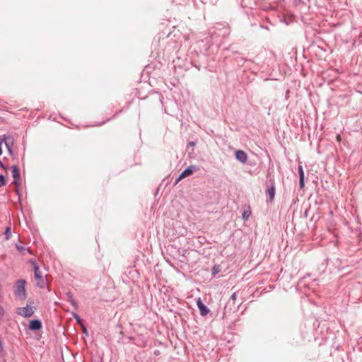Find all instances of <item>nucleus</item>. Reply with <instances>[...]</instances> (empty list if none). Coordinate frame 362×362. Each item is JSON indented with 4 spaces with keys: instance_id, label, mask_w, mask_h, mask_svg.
<instances>
[{
    "instance_id": "obj_1",
    "label": "nucleus",
    "mask_w": 362,
    "mask_h": 362,
    "mask_svg": "<svg viewBox=\"0 0 362 362\" xmlns=\"http://www.w3.org/2000/svg\"><path fill=\"white\" fill-rule=\"evenodd\" d=\"M26 281L24 279H18L14 285V294L20 300H25L27 297L25 291Z\"/></svg>"
},
{
    "instance_id": "obj_2",
    "label": "nucleus",
    "mask_w": 362,
    "mask_h": 362,
    "mask_svg": "<svg viewBox=\"0 0 362 362\" xmlns=\"http://www.w3.org/2000/svg\"><path fill=\"white\" fill-rule=\"evenodd\" d=\"M230 34V29L228 27L219 25L216 27L213 31L211 32V39L218 42L217 38L221 37L223 38L227 37Z\"/></svg>"
},
{
    "instance_id": "obj_3",
    "label": "nucleus",
    "mask_w": 362,
    "mask_h": 362,
    "mask_svg": "<svg viewBox=\"0 0 362 362\" xmlns=\"http://www.w3.org/2000/svg\"><path fill=\"white\" fill-rule=\"evenodd\" d=\"M32 264L33 265L35 278L37 280V286L40 288H44L45 286V282L43 279L41 272L40 271V268L35 261H32Z\"/></svg>"
},
{
    "instance_id": "obj_4",
    "label": "nucleus",
    "mask_w": 362,
    "mask_h": 362,
    "mask_svg": "<svg viewBox=\"0 0 362 362\" xmlns=\"http://www.w3.org/2000/svg\"><path fill=\"white\" fill-rule=\"evenodd\" d=\"M269 186L267 187L266 190V194L269 197L268 202L272 203L274 199L276 194V187L274 180L273 179H269Z\"/></svg>"
},
{
    "instance_id": "obj_5",
    "label": "nucleus",
    "mask_w": 362,
    "mask_h": 362,
    "mask_svg": "<svg viewBox=\"0 0 362 362\" xmlns=\"http://www.w3.org/2000/svg\"><path fill=\"white\" fill-rule=\"evenodd\" d=\"M33 309L29 305H27L26 307L23 308H19L17 310L18 315L26 318L31 317L33 315Z\"/></svg>"
},
{
    "instance_id": "obj_6",
    "label": "nucleus",
    "mask_w": 362,
    "mask_h": 362,
    "mask_svg": "<svg viewBox=\"0 0 362 362\" xmlns=\"http://www.w3.org/2000/svg\"><path fill=\"white\" fill-rule=\"evenodd\" d=\"M11 173H12V176L13 177V184L18 186L20 185L19 180H20V177H21L19 168L16 165H13L11 167Z\"/></svg>"
},
{
    "instance_id": "obj_7",
    "label": "nucleus",
    "mask_w": 362,
    "mask_h": 362,
    "mask_svg": "<svg viewBox=\"0 0 362 362\" xmlns=\"http://www.w3.org/2000/svg\"><path fill=\"white\" fill-rule=\"evenodd\" d=\"M197 305L199 310L200 315L202 316H206L209 312L210 310L207 308V306L202 301L201 298H199L197 300Z\"/></svg>"
},
{
    "instance_id": "obj_8",
    "label": "nucleus",
    "mask_w": 362,
    "mask_h": 362,
    "mask_svg": "<svg viewBox=\"0 0 362 362\" xmlns=\"http://www.w3.org/2000/svg\"><path fill=\"white\" fill-rule=\"evenodd\" d=\"M235 159L241 163H245L247 160V153L243 150H237L235 153Z\"/></svg>"
},
{
    "instance_id": "obj_9",
    "label": "nucleus",
    "mask_w": 362,
    "mask_h": 362,
    "mask_svg": "<svg viewBox=\"0 0 362 362\" xmlns=\"http://www.w3.org/2000/svg\"><path fill=\"white\" fill-rule=\"evenodd\" d=\"M195 170L196 167L194 165H191L188 166L180 174V179H184L191 175L194 172Z\"/></svg>"
},
{
    "instance_id": "obj_10",
    "label": "nucleus",
    "mask_w": 362,
    "mask_h": 362,
    "mask_svg": "<svg viewBox=\"0 0 362 362\" xmlns=\"http://www.w3.org/2000/svg\"><path fill=\"white\" fill-rule=\"evenodd\" d=\"M42 328V322L39 320H33L30 322L29 329L32 331L40 330Z\"/></svg>"
},
{
    "instance_id": "obj_11",
    "label": "nucleus",
    "mask_w": 362,
    "mask_h": 362,
    "mask_svg": "<svg viewBox=\"0 0 362 362\" xmlns=\"http://www.w3.org/2000/svg\"><path fill=\"white\" fill-rule=\"evenodd\" d=\"M2 143L4 142L6 147H13L14 139L11 135H4L1 138Z\"/></svg>"
},
{
    "instance_id": "obj_12",
    "label": "nucleus",
    "mask_w": 362,
    "mask_h": 362,
    "mask_svg": "<svg viewBox=\"0 0 362 362\" xmlns=\"http://www.w3.org/2000/svg\"><path fill=\"white\" fill-rule=\"evenodd\" d=\"M66 295V298H67V301L69 302L76 310L78 309V303L74 298V296H73V294L71 293V292H70V291L67 292Z\"/></svg>"
},
{
    "instance_id": "obj_13",
    "label": "nucleus",
    "mask_w": 362,
    "mask_h": 362,
    "mask_svg": "<svg viewBox=\"0 0 362 362\" xmlns=\"http://www.w3.org/2000/svg\"><path fill=\"white\" fill-rule=\"evenodd\" d=\"M4 235L6 240H9L11 238V229L10 227L6 228Z\"/></svg>"
},
{
    "instance_id": "obj_14",
    "label": "nucleus",
    "mask_w": 362,
    "mask_h": 362,
    "mask_svg": "<svg viewBox=\"0 0 362 362\" xmlns=\"http://www.w3.org/2000/svg\"><path fill=\"white\" fill-rule=\"evenodd\" d=\"M221 272V268H220V266L219 265H214L213 267H212V269H211V274L213 276H215L217 274H218L219 272Z\"/></svg>"
},
{
    "instance_id": "obj_15",
    "label": "nucleus",
    "mask_w": 362,
    "mask_h": 362,
    "mask_svg": "<svg viewBox=\"0 0 362 362\" xmlns=\"http://www.w3.org/2000/svg\"><path fill=\"white\" fill-rule=\"evenodd\" d=\"M17 249H18V250H19L20 252H21L23 253H25V252H27L28 253H30V250L28 247H25L23 246L17 245Z\"/></svg>"
},
{
    "instance_id": "obj_16",
    "label": "nucleus",
    "mask_w": 362,
    "mask_h": 362,
    "mask_svg": "<svg viewBox=\"0 0 362 362\" xmlns=\"http://www.w3.org/2000/svg\"><path fill=\"white\" fill-rule=\"evenodd\" d=\"M6 183L5 176L0 174V187L5 185Z\"/></svg>"
},
{
    "instance_id": "obj_17",
    "label": "nucleus",
    "mask_w": 362,
    "mask_h": 362,
    "mask_svg": "<svg viewBox=\"0 0 362 362\" xmlns=\"http://www.w3.org/2000/svg\"><path fill=\"white\" fill-rule=\"evenodd\" d=\"M250 215V211H244V212L242 214V218L243 220H247Z\"/></svg>"
},
{
    "instance_id": "obj_18",
    "label": "nucleus",
    "mask_w": 362,
    "mask_h": 362,
    "mask_svg": "<svg viewBox=\"0 0 362 362\" xmlns=\"http://www.w3.org/2000/svg\"><path fill=\"white\" fill-rule=\"evenodd\" d=\"M298 174H299V178L304 177V172L303 170V167L301 165H299L298 167Z\"/></svg>"
},
{
    "instance_id": "obj_19",
    "label": "nucleus",
    "mask_w": 362,
    "mask_h": 362,
    "mask_svg": "<svg viewBox=\"0 0 362 362\" xmlns=\"http://www.w3.org/2000/svg\"><path fill=\"white\" fill-rule=\"evenodd\" d=\"M74 317L76 319V322L80 324V325H82V320L81 319V317L76 313L74 314Z\"/></svg>"
},
{
    "instance_id": "obj_20",
    "label": "nucleus",
    "mask_w": 362,
    "mask_h": 362,
    "mask_svg": "<svg viewBox=\"0 0 362 362\" xmlns=\"http://www.w3.org/2000/svg\"><path fill=\"white\" fill-rule=\"evenodd\" d=\"M299 185H300V187L301 189L305 187L304 177H300L299 178Z\"/></svg>"
},
{
    "instance_id": "obj_21",
    "label": "nucleus",
    "mask_w": 362,
    "mask_h": 362,
    "mask_svg": "<svg viewBox=\"0 0 362 362\" xmlns=\"http://www.w3.org/2000/svg\"><path fill=\"white\" fill-rule=\"evenodd\" d=\"M4 314H5L4 308L1 305H0V319H1L4 316Z\"/></svg>"
},
{
    "instance_id": "obj_22",
    "label": "nucleus",
    "mask_w": 362,
    "mask_h": 362,
    "mask_svg": "<svg viewBox=\"0 0 362 362\" xmlns=\"http://www.w3.org/2000/svg\"><path fill=\"white\" fill-rule=\"evenodd\" d=\"M0 168H1L2 169H4L6 171L8 170V167L6 166L1 160H0Z\"/></svg>"
},
{
    "instance_id": "obj_23",
    "label": "nucleus",
    "mask_w": 362,
    "mask_h": 362,
    "mask_svg": "<svg viewBox=\"0 0 362 362\" xmlns=\"http://www.w3.org/2000/svg\"><path fill=\"white\" fill-rule=\"evenodd\" d=\"M7 150L11 156H13V147H6Z\"/></svg>"
},
{
    "instance_id": "obj_24",
    "label": "nucleus",
    "mask_w": 362,
    "mask_h": 362,
    "mask_svg": "<svg viewBox=\"0 0 362 362\" xmlns=\"http://www.w3.org/2000/svg\"><path fill=\"white\" fill-rule=\"evenodd\" d=\"M237 298V293L236 292H234L232 295H231V297H230V299L233 300H235Z\"/></svg>"
},
{
    "instance_id": "obj_25",
    "label": "nucleus",
    "mask_w": 362,
    "mask_h": 362,
    "mask_svg": "<svg viewBox=\"0 0 362 362\" xmlns=\"http://www.w3.org/2000/svg\"><path fill=\"white\" fill-rule=\"evenodd\" d=\"M83 332L86 335L88 336V331H87V329L83 325Z\"/></svg>"
},
{
    "instance_id": "obj_26",
    "label": "nucleus",
    "mask_w": 362,
    "mask_h": 362,
    "mask_svg": "<svg viewBox=\"0 0 362 362\" xmlns=\"http://www.w3.org/2000/svg\"><path fill=\"white\" fill-rule=\"evenodd\" d=\"M1 145H2V139H1V137H0V156L2 154Z\"/></svg>"
},
{
    "instance_id": "obj_27",
    "label": "nucleus",
    "mask_w": 362,
    "mask_h": 362,
    "mask_svg": "<svg viewBox=\"0 0 362 362\" xmlns=\"http://www.w3.org/2000/svg\"><path fill=\"white\" fill-rule=\"evenodd\" d=\"M181 180L182 179H180V175H179L175 182V185H177Z\"/></svg>"
},
{
    "instance_id": "obj_28",
    "label": "nucleus",
    "mask_w": 362,
    "mask_h": 362,
    "mask_svg": "<svg viewBox=\"0 0 362 362\" xmlns=\"http://www.w3.org/2000/svg\"><path fill=\"white\" fill-rule=\"evenodd\" d=\"M154 354L156 355V356H158L160 354V351L158 350H156L154 351Z\"/></svg>"
},
{
    "instance_id": "obj_29",
    "label": "nucleus",
    "mask_w": 362,
    "mask_h": 362,
    "mask_svg": "<svg viewBox=\"0 0 362 362\" xmlns=\"http://www.w3.org/2000/svg\"><path fill=\"white\" fill-rule=\"evenodd\" d=\"M189 145H190V146H194V143L193 141H191V142L189 143Z\"/></svg>"
}]
</instances>
